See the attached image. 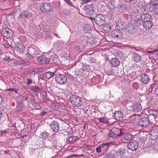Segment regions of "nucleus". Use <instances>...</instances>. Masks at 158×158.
<instances>
[{"label": "nucleus", "instance_id": "1", "mask_svg": "<svg viewBox=\"0 0 158 158\" xmlns=\"http://www.w3.org/2000/svg\"><path fill=\"white\" fill-rule=\"evenodd\" d=\"M71 104L75 106L79 107L82 104L81 98L76 95H73L69 99Z\"/></svg>", "mask_w": 158, "mask_h": 158}, {"label": "nucleus", "instance_id": "2", "mask_svg": "<svg viewBox=\"0 0 158 158\" xmlns=\"http://www.w3.org/2000/svg\"><path fill=\"white\" fill-rule=\"evenodd\" d=\"M54 57H51V58L47 57L44 55L40 56L38 58V61L41 63L43 64H52V63H55L56 61L55 60Z\"/></svg>", "mask_w": 158, "mask_h": 158}, {"label": "nucleus", "instance_id": "3", "mask_svg": "<svg viewBox=\"0 0 158 158\" xmlns=\"http://www.w3.org/2000/svg\"><path fill=\"white\" fill-rule=\"evenodd\" d=\"M137 120V124L142 127H147L150 124L149 118L147 117L140 118Z\"/></svg>", "mask_w": 158, "mask_h": 158}, {"label": "nucleus", "instance_id": "4", "mask_svg": "<svg viewBox=\"0 0 158 158\" xmlns=\"http://www.w3.org/2000/svg\"><path fill=\"white\" fill-rule=\"evenodd\" d=\"M94 19L95 23L99 26L103 25L105 23V18L103 15L98 14L95 17Z\"/></svg>", "mask_w": 158, "mask_h": 158}, {"label": "nucleus", "instance_id": "5", "mask_svg": "<svg viewBox=\"0 0 158 158\" xmlns=\"http://www.w3.org/2000/svg\"><path fill=\"white\" fill-rule=\"evenodd\" d=\"M55 79L57 83L60 85H64L67 81V78L63 74H58L55 76Z\"/></svg>", "mask_w": 158, "mask_h": 158}, {"label": "nucleus", "instance_id": "6", "mask_svg": "<svg viewBox=\"0 0 158 158\" xmlns=\"http://www.w3.org/2000/svg\"><path fill=\"white\" fill-rule=\"evenodd\" d=\"M40 8L43 12L45 13L50 12L52 9V7L50 3H44L41 5Z\"/></svg>", "mask_w": 158, "mask_h": 158}, {"label": "nucleus", "instance_id": "7", "mask_svg": "<svg viewBox=\"0 0 158 158\" xmlns=\"http://www.w3.org/2000/svg\"><path fill=\"white\" fill-rule=\"evenodd\" d=\"M2 33L4 37L7 38H11L14 35L12 31L8 28H3L2 30Z\"/></svg>", "mask_w": 158, "mask_h": 158}, {"label": "nucleus", "instance_id": "8", "mask_svg": "<svg viewBox=\"0 0 158 158\" xmlns=\"http://www.w3.org/2000/svg\"><path fill=\"white\" fill-rule=\"evenodd\" d=\"M23 101L24 99L23 98V96H20L17 98L18 104L16 106V109H15V111L16 112H19L20 111L24 106L23 103L21 102Z\"/></svg>", "mask_w": 158, "mask_h": 158}, {"label": "nucleus", "instance_id": "9", "mask_svg": "<svg viewBox=\"0 0 158 158\" xmlns=\"http://www.w3.org/2000/svg\"><path fill=\"white\" fill-rule=\"evenodd\" d=\"M138 142L134 140H131L127 144L128 149L132 151L136 150L138 148Z\"/></svg>", "mask_w": 158, "mask_h": 158}, {"label": "nucleus", "instance_id": "10", "mask_svg": "<svg viewBox=\"0 0 158 158\" xmlns=\"http://www.w3.org/2000/svg\"><path fill=\"white\" fill-rule=\"evenodd\" d=\"M150 137L152 139L154 140L158 138V127H153L149 133Z\"/></svg>", "mask_w": 158, "mask_h": 158}, {"label": "nucleus", "instance_id": "11", "mask_svg": "<svg viewBox=\"0 0 158 158\" xmlns=\"http://www.w3.org/2000/svg\"><path fill=\"white\" fill-rule=\"evenodd\" d=\"M59 125L58 122L55 121H52L50 124L51 129L56 132L59 130Z\"/></svg>", "mask_w": 158, "mask_h": 158}, {"label": "nucleus", "instance_id": "12", "mask_svg": "<svg viewBox=\"0 0 158 158\" xmlns=\"http://www.w3.org/2000/svg\"><path fill=\"white\" fill-rule=\"evenodd\" d=\"M113 117L116 120L119 121L123 119V115L121 111H115L114 113Z\"/></svg>", "mask_w": 158, "mask_h": 158}, {"label": "nucleus", "instance_id": "13", "mask_svg": "<svg viewBox=\"0 0 158 158\" xmlns=\"http://www.w3.org/2000/svg\"><path fill=\"white\" fill-rule=\"evenodd\" d=\"M137 16L136 17L134 21V22L136 23L137 26L138 27H140L143 26V19H142V17L141 15L140 14L137 15Z\"/></svg>", "mask_w": 158, "mask_h": 158}, {"label": "nucleus", "instance_id": "14", "mask_svg": "<svg viewBox=\"0 0 158 158\" xmlns=\"http://www.w3.org/2000/svg\"><path fill=\"white\" fill-rule=\"evenodd\" d=\"M132 110L135 112H139L142 109V106L140 103L135 102L133 104Z\"/></svg>", "mask_w": 158, "mask_h": 158}, {"label": "nucleus", "instance_id": "15", "mask_svg": "<svg viewBox=\"0 0 158 158\" xmlns=\"http://www.w3.org/2000/svg\"><path fill=\"white\" fill-rule=\"evenodd\" d=\"M152 20L153 19L143 22V24L142 26H143L146 29H150L153 26Z\"/></svg>", "mask_w": 158, "mask_h": 158}, {"label": "nucleus", "instance_id": "16", "mask_svg": "<svg viewBox=\"0 0 158 158\" xmlns=\"http://www.w3.org/2000/svg\"><path fill=\"white\" fill-rule=\"evenodd\" d=\"M15 48L20 53H21L23 52L24 50L25 47L23 46L22 43H20L19 44H16L15 45Z\"/></svg>", "mask_w": 158, "mask_h": 158}, {"label": "nucleus", "instance_id": "17", "mask_svg": "<svg viewBox=\"0 0 158 158\" xmlns=\"http://www.w3.org/2000/svg\"><path fill=\"white\" fill-rule=\"evenodd\" d=\"M141 81L144 84H147L150 81V78L147 74H143L141 76Z\"/></svg>", "mask_w": 158, "mask_h": 158}, {"label": "nucleus", "instance_id": "18", "mask_svg": "<svg viewBox=\"0 0 158 158\" xmlns=\"http://www.w3.org/2000/svg\"><path fill=\"white\" fill-rule=\"evenodd\" d=\"M111 36L114 38H120L122 36V34L120 33V31L116 30L112 31Z\"/></svg>", "mask_w": 158, "mask_h": 158}, {"label": "nucleus", "instance_id": "19", "mask_svg": "<svg viewBox=\"0 0 158 158\" xmlns=\"http://www.w3.org/2000/svg\"><path fill=\"white\" fill-rule=\"evenodd\" d=\"M139 14L141 15L145 13V12H147V8L145 6H139L137 11Z\"/></svg>", "mask_w": 158, "mask_h": 158}, {"label": "nucleus", "instance_id": "20", "mask_svg": "<svg viewBox=\"0 0 158 158\" xmlns=\"http://www.w3.org/2000/svg\"><path fill=\"white\" fill-rule=\"evenodd\" d=\"M141 15L143 22L152 19L151 16L149 14H143Z\"/></svg>", "mask_w": 158, "mask_h": 158}, {"label": "nucleus", "instance_id": "21", "mask_svg": "<svg viewBox=\"0 0 158 158\" xmlns=\"http://www.w3.org/2000/svg\"><path fill=\"white\" fill-rule=\"evenodd\" d=\"M117 8L118 12L120 13L125 12L127 10V6L124 5L118 6Z\"/></svg>", "mask_w": 158, "mask_h": 158}, {"label": "nucleus", "instance_id": "22", "mask_svg": "<svg viewBox=\"0 0 158 158\" xmlns=\"http://www.w3.org/2000/svg\"><path fill=\"white\" fill-rule=\"evenodd\" d=\"M123 152L121 150H118L113 154V158H123Z\"/></svg>", "mask_w": 158, "mask_h": 158}, {"label": "nucleus", "instance_id": "23", "mask_svg": "<svg viewBox=\"0 0 158 158\" xmlns=\"http://www.w3.org/2000/svg\"><path fill=\"white\" fill-rule=\"evenodd\" d=\"M110 143H102L100 145L102 152H103V153L106 152L109 148V146Z\"/></svg>", "mask_w": 158, "mask_h": 158}, {"label": "nucleus", "instance_id": "24", "mask_svg": "<svg viewBox=\"0 0 158 158\" xmlns=\"http://www.w3.org/2000/svg\"><path fill=\"white\" fill-rule=\"evenodd\" d=\"M110 62L112 64V66L115 67L118 66L120 63L119 60L116 57L112 58Z\"/></svg>", "mask_w": 158, "mask_h": 158}, {"label": "nucleus", "instance_id": "25", "mask_svg": "<svg viewBox=\"0 0 158 158\" xmlns=\"http://www.w3.org/2000/svg\"><path fill=\"white\" fill-rule=\"evenodd\" d=\"M116 24L118 27H119V29H120L122 30L124 29L125 27H124V22L122 21L121 20H118L116 21Z\"/></svg>", "mask_w": 158, "mask_h": 158}, {"label": "nucleus", "instance_id": "26", "mask_svg": "<svg viewBox=\"0 0 158 158\" xmlns=\"http://www.w3.org/2000/svg\"><path fill=\"white\" fill-rule=\"evenodd\" d=\"M112 132L114 134L118 136H121L124 134V133L122 132L120 129L114 128L112 130Z\"/></svg>", "mask_w": 158, "mask_h": 158}, {"label": "nucleus", "instance_id": "27", "mask_svg": "<svg viewBox=\"0 0 158 158\" xmlns=\"http://www.w3.org/2000/svg\"><path fill=\"white\" fill-rule=\"evenodd\" d=\"M85 10L86 12L89 14H93L94 11L93 6L92 5H88L86 6L85 7Z\"/></svg>", "mask_w": 158, "mask_h": 158}, {"label": "nucleus", "instance_id": "28", "mask_svg": "<svg viewBox=\"0 0 158 158\" xmlns=\"http://www.w3.org/2000/svg\"><path fill=\"white\" fill-rule=\"evenodd\" d=\"M148 112L150 115H152L155 119L157 117H158V112L152 110H149Z\"/></svg>", "mask_w": 158, "mask_h": 158}, {"label": "nucleus", "instance_id": "29", "mask_svg": "<svg viewBox=\"0 0 158 158\" xmlns=\"http://www.w3.org/2000/svg\"><path fill=\"white\" fill-rule=\"evenodd\" d=\"M55 108L58 111L61 112H64V108H63L62 105L60 103H57L55 106Z\"/></svg>", "mask_w": 158, "mask_h": 158}, {"label": "nucleus", "instance_id": "30", "mask_svg": "<svg viewBox=\"0 0 158 158\" xmlns=\"http://www.w3.org/2000/svg\"><path fill=\"white\" fill-rule=\"evenodd\" d=\"M133 58L134 61L136 62L141 61V56L136 53H134Z\"/></svg>", "mask_w": 158, "mask_h": 158}, {"label": "nucleus", "instance_id": "31", "mask_svg": "<svg viewBox=\"0 0 158 158\" xmlns=\"http://www.w3.org/2000/svg\"><path fill=\"white\" fill-rule=\"evenodd\" d=\"M84 29L86 32L89 33L92 30V26L89 24H86L84 27Z\"/></svg>", "mask_w": 158, "mask_h": 158}, {"label": "nucleus", "instance_id": "32", "mask_svg": "<svg viewBox=\"0 0 158 158\" xmlns=\"http://www.w3.org/2000/svg\"><path fill=\"white\" fill-rule=\"evenodd\" d=\"M15 65L17 66L19 65H29V63L26 62H23V61H16L15 62Z\"/></svg>", "mask_w": 158, "mask_h": 158}, {"label": "nucleus", "instance_id": "33", "mask_svg": "<svg viewBox=\"0 0 158 158\" xmlns=\"http://www.w3.org/2000/svg\"><path fill=\"white\" fill-rule=\"evenodd\" d=\"M123 135L124 139L127 140H130L133 138V135L131 134L126 133Z\"/></svg>", "mask_w": 158, "mask_h": 158}, {"label": "nucleus", "instance_id": "34", "mask_svg": "<svg viewBox=\"0 0 158 158\" xmlns=\"http://www.w3.org/2000/svg\"><path fill=\"white\" fill-rule=\"evenodd\" d=\"M135 27V26L133 25H130L127 28V31L130 34L132 33L134 31Z\"/></svg>", "mask_w": 158, "mask_h": 158}, {"label": "nucleus", "instance_id": "35", "mask_svg": "<svg viewBox=\"0 0 158 158\" xmlns=\"http://www.w3.org/2000/svg\"><path fill=\"white\" fill-rule=\"evenodd\" d=\"M139 13L137 11H133L130 13V15H129V17L131 18H132L133 20L134 21L135 19V18H136V17L137 16V15H139Z\"/></svg>", "mask_w": 158, "mask_h": 158}, {"label": "nucleus", "instance_id": "36", "mask_svg": "<svg viewBox=\"0 0 158 158\" xmlns=\"http://www.w3.org/2000/svg\"><path fill=\"white\" fill-rule=\"evenodd\" d=\"M49 133L46 131H44L40 135V137L43 139H48L49 136Z\"/></svg>", "mask_w": 158, "mask_h": 158}, {"label": "nucleus", "instance_id": "37", "mask_svg": "<svg viewBox=\"0 0 158 158\" xmlns=\"http://www.w3.org/2000/svg\"><path fill=\"white\" fill-rule=\"evenodd\" d=\"M23 12L24 15L26 19L30 18L31 17L32 14L28 10H25Z\"/></svg>", "mask_w": 158, "mask_h": 158}, {"label": "nucleus", "instance_id": "38", "mask_svg": "<svg viewBox=\"0 0 158 158\" xmlns=\"http://www.w3.org/2000/svg\"><path fill=\"white\" fill-rule=\"evenodd\" d=\"M55 75L54 72H48L45 73L46 77L48 79L51 78Z\"/></svg>", "mask_w": 158, "mask_h": 158}, {"label": "nucleus", "instance_id": "39", "mask_svg": "<svg viewBox=\"0 0 158 158\" xmlns=\"http://www.w3.org/2000/svg\"><path fill=\"white\" fill-rule=\"evenodd\" d=\"M78 136H71L68 139V141L69 142H72L75 141L77 139Z\"/></svg>", "mask_w": 158, "mask_h": 158}, {"label": "nucleus", "instance_id": "40", "mask_svg": "<svg viewBox=\"0 0 158 158\" xmlns=\"http://www.w3.org/2000/svg\"><path fill=\"white\" fill-rule=\"evenodd\" d=\"M42 90V89L41 87L37 86H35L32 89V90L35 92H38L40 91H41Z\"/></svg>", "mask_w": 158, "mask_h": 158}, {"label": "nucleus", "instance_id": "41", "mask_svg": "<svg viewBox=\"0 0 158 158\" xmlns=\"http://www.w3.org/2000/svg\"><path fill=\"white\" fill-rule=\"evenodd\" d=\"M31 104L36 109L40 110L41 108L40 105L37 103L31 102Z\"/></svg>", "mask_w": 158, "mask_h": 158}, {"label": "nucleus", "instance_id": "42", "mask_svg": "<svg viewBox=\"0 0 158 158\" xmlns=\"http://www.w3.org/2000/svg\"><path fill=\"white\" fill-rule=\"evenodd\" d=\"M108 9L110 10H114L115 8V7L114 4V2H112L109 3L108 4Z\"/></svg>", "mask_w": 158, "mask_h": 158}, {"label": "nucleus", "instance_id": "43", "mask_svg": "<svg viewBox=\"0 0 158 158\" xmlns=\"http://www.w3.org/2000/svg\"><path fill=\"white\" fill-rule=\"evenodd\" d=\"M42 95L43 100L45 101H46L48 99L47 93L45 91L42 92Z\"/></svg>", "mask_w": 158, "mask_h": 158}, {"label": "nucleus", "instance_id": "44", "mask_svg": "<svg viewBox=\"0 0 158 158\" xmlns=\"http://www.w3.org/2000/svg\"><path fill=\"white\" fill-rule=\"evenodd\" d=\"M154 6L152 5H149L148 6V7H147V10H148L149 12H152L154 10Z\"/></svg>", "mask_w": 158, "mask_h": 158}, {"label": "nucleus", "instance_id": "45", "mask_svg": "<svg viewBox=\"0 0 158 158\" xmlns=\"http://www.w3.org/2000/svg\"><path fill=\"white\" fill-rule=\"evenodd\" d=\"M28 51V52H30L32 55L35 54L36 51V50L33 48H30Z\"/></svg>", "mask_w": 158, "mask_h": 158}, {"label": "nucleus", "instance_id": "46", "mask_svg": "<svg viewBox=\"0 0 158 158\" xmlns=\"http://www.w3.org/2000/svg\"><path fill=\"white\" fill-rule=\"evenodd\" d=\"M103 158H113V154L110 153H108L103 157Z\"/></svg>", "mask_w": 158, "mask_h": 158}, {"label": "nucleus", "instance_id": "47", "mask_svg": "<svg viewBox=\"0 0 158 158\" xmlns=\"http://www.w3.org/2000/svg\"><path fill=\"white\" fill-rule=\"evenodd\" d=\"M111 27L110 26H109L108 25V26H106V27H104L103 29L106 31V32H108L110 31V30Z\"/></svg>", "mask_w": 158, "mask_h": 158}, {"label": "nucleus", "instance_id": "48", "mask_svg": "<svg viewBox=\"0 0 158 158\" xmlns=\"http://www.w3.org/2000/svg\"><path fill=\"white\" fill-rule=\"evenodd\" d=\"M18 90H19V89H14L13 88H10L8 89V90H9V91H10V92L14 91L15 93H17Z\"/></svg>", "mask_w": 158, "mask_h": 158}, {"label": "nucleus", "instance_id": "49", "mask_svg": "<svg viewBox=\"0 0 158 158\" xmlns=\"http://www.w3.org/2000/svg\"><path fill=\"white\" fill-rule=\"evenodd\" d=\"M96 152L97 153H100L102 152L101 148V146H99L97 148H96Z\"/></svg>", "mask_w": 158, "mask_h": 158}, {"label": "nucleus", "instance_id": "50", "mask_svg": "<svg viewBox=\"0 0 158 158\" xmlns=\"http://www.w3.org/2000/svg\"><path fill=\"white\" fill-rule=\"evenodd\" d=\"M64 13L66 15H69L70 13V11L68 9H65L63 11Z\"/></svg>", "mask_w": 158, "mask_h": 158}, {"label": "nucleus", "instance_id": "51", "mask_svg": "<svg viewBox=\"0 0 158 158\" xmlns=\"http://www.w3.org/2000/svg\"><path fill=\"white\" fill-rule=\"evenodd\" d=\"M106 119L104 118H101L98 119V121L100 123H103L106 121Z\"/></svg>", "mask_w": 158, "mask_h": 158}, {"label": "nucleus", "instance_id": "52", "mask_svg": "<svg viewBox=\"0 0 158 158\" xmlns=\"http://www.w3.org/2000/svg\"><path fill=\"white\" fill-rule=\"evenodd\" d=\"M26 55L27 57L29 59H30L32 57V55L29 52H27L26 54Z\"/></svg>", "mask_w": 158, "mask_h": 158}, {"label": "nucleus", "instance_id": "53", "mask_svg": "<svg viewBox=\"0 0 158 158\" xmlns=\"http://www.w3.org/2000/svg\"><path fill=\"white\" fill-rule=\"evenodd\" d=\"M19 19H21L22 20L25 19H26V18L25 17V15H24V14H23H23L20 15H19Z\"/></svg>", "mask_w": 158, "mask_h": 158}, {"label": "nucleus", "instance_id": "54", "mask_svg": "<svg viewBox=\"0 0 158 158\" xmlns=\"http://www.w3.org/2000/svg\"><path fill=\"white\" fill-rule=\"evenodd\" d=\"M81 3L82 4H86L89 2L90 0H81Z\"/></svg>", "mask_w": 158, "mask_h": 158}, {"label": "nucleus", "instance_id": "55", "mask_svg": "<svg viewBox=\"0 0 158 158\" xmlns=\"http://www.w3.org/2000/svg\"><path fill=\"white\" fill-rule=\"evenodd\" d=\"M4 46L6 48H8L10 47H11V45L8 43L4 44Z\"/></svg>", "mask_w": 158, "mask_h": 158}, {"label": "nucleus", "instance_id": "56", "mask_svg": "<svg viewBox=\"0 0 158 158\" xmlns=\"http://www.w3.org/2000/svg\"><path fill=\"white\" fill-rule=\"evenodd\" d=\"M10 57H6L3 59V60L5 61H8L10 60Z\"/></svg>", "mask_w": 158, "mask_h": 158}, {"label": "nucleus", "instance_id": "57", "mask_svg": "<svg viewBox=\"0 0 158 158\" xmlns=\"http://www.w3.org/2000/svg\"><path fill=\"white\" fill-rule=\"evenodd\" d=\"M155 12L156 15H158V4H156L155 7Z\"/></svg>", "mask_w": 158, "mask_h": 158}, {"label": "nucleus", "instance_id": "58", "mask_svg": "<svg viewBox=\"0 0 158 158\" xmlns=\"http://www.w3.org/2000/svg\"><path fill=\"white\" fill-rule=\"evenodd\" d=\"M48 114V112L47 111H43L40 113V115L41 116H43L45 115L46 114Z\"/></svg>", "mask_w": 158, "mask_h": 158}, {"label": "nucleus", "instance_id": "59", "mask_svg": "<svg viewBox=\"0 0 158 158\" xmlns=\"http://www.w3.org/2000/svg\"><path fill=\"white\" fill-rule=\"evenodd\" d=\"M155 93L156 95L158 97V87H156L155 90Z\"/></svg>", "mask_w": 158, "mask_h": 158}, {"label": "nucleus", "instance_id": "60", "mask_svg": "<svg viewBox=\"0 0 158 158\" xmlns=\"http://www.w3.org/2000/svg\"><path fill=\"white\" fill-rule=\"evenodd\" d=\"M3 98L2 96L0 94V105L3 102Z\"/></svg>", "mask_w": 158, "mask_h": 158}, {"label": "nucleus", "instance_id": "61", "mask_svg": "<svg viewBox=\"0 0 158 158\" xmlns=\"http://www.w3.org/2000/svg\"><path fill=\"white\" fill-rule=\"evenodd\" d=\"M27 83L29 85L32 83V81L30 79L28 78L27 79Z\"/></svg>", "mask_w": 158, "mask_h": 158}, {"label": "nucleus", "instance_id": "62", "mask_svg": "<svg viewBox=\"0 0 158 158\" xmlns=\"http://www.w3.org/2000/svg\"><path fill=\"white\" fill-rule=\"evenodd\" d=\"M152 2H156V3L154 4V5H156V4H157V3H158V0H152Z\"/></svg>", "mask_w": 158, "mask_h": 158}, {"label": "nucleus", "instance_id": "63", "mask_svg": "<svg viewBox=\"0 0 158 158\" xmlns=\"http://www.w3.org/2000/svg\"><path fill=\"white\" fill-rule=\"evenodd\" d=\"M155 50H154L153 51H148L147 52V53H153L155 52Z\"/></svg>", "mask_w": 158, "mask_h": 158}, {"label": "nucleus", "instance_id": "64", "mask_svg": "<svg viewBox=\"0 0 158 158\" xmlns=\"http://www.w3.org/2000/svg\"><path fill=\"white\" fill-rule=\"evenodd\" d=\"M67 3L70 6L74 7L73 4L72 2L70 1L69 2H68Z\"/></svg>", "mask_w": 158, "mask_h": 158}]
</instances>
